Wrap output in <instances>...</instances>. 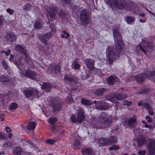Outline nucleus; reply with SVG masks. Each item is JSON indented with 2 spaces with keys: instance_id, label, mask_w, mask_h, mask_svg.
Returning <instances> with one entry per match:
<instances>
[{
  "instance_id": "obj_24",
  "label": "nucleus",
  "mask_w": 155,
  "mask_h": 155,
  "mask_svg": "<svg viewBox=\"0 0 155 155\" xmlns=\"http://www.w3.org/2000/svg\"><path fill=\"white\" fill-rule=\"evenodd\" d=\"M51 37V35L50 34H46L41 36L40 37V39L43 43H45V42L48 40Z\"/></svg>"
},
{
  "instance_id": "obj_39",
  "label": "nucleus",
  "mask_w": 155,
  "mask_h": 155,
  "mask_svg": "<svg viewBox=\"0 0 155 155\" xmlns=\"http://www.w3.org/2000/svg\"><path fill=\"white\" fill-rule=\"evenodd\" d=\"M67 101L69 104H71L74 102V100L71 95H69L67 97Z\"/></svg>"
},
{
  "instance_id": "obj_4",
  "label": "nucleus",
  "mask_w": 155,
  "mask_h": 155,
  "mask_svg": "<svg viewBox=\"0 0 155 155\" xmlns=\"http://www.w3.org/2000/svg\"><path fill=\"white\" fill-rule=\"evenodd\" d=\"M18 67L20 70L21 77H27L32 80H34L36 78V74L34 71H31L29 69H28L25 71V68L23 67H21L20 66H18Z\"/></svg>"
},
{
  "instance_id": "obj_23",
  "label": "nucleus",
  "mask_w": 155,
  "mask_h": 155,
  "mask_svg": "<svg viewBox=\"0 0 155 155\" xmlns=\"http://www.w3.org/2000/svg\"><path fill=\"white\" fill-rule=\"evenodd\" d=\"M73 136L76 139L75 140L74 143V145L75 147H77L81 144L80 140L81 138L78 136L77 133L75 132L73 134Z\"/></svg>"
},
{
  "instance_id": "obj_30",
  "label": "nucleus",
  "mask_w": 155,
  "mask_h": 155,
  "mask_svg": "<svg viewBox=\"0 0 155 155\" xmlns=\"http://www.w3.org/2000/svg\"><path fill=\"white\" fill-rule=\"evenodd\" d=\"M106 89L105 88H102L97 89L95 92V94L97 95H102L106 91Z\"/></svg>"
},
{
  "instance_id": "obj_56",
  "label": "nucleus",
  "mask_w": 155,
  "mask_h": 155,
  "mask_svg": "<svg viewBox=\"0 0 155 155\" xmlns=\"http://www.w3.org/2000/svg\"><path fill=\"white\" fill-rule=\"evenodd\" d=\"M92 70L94 71V73L95 74H98V72L100 71V70L99 69H96L94 68V69Z\"/></svg>"
},
{
  "instance_id": "obj_7",
  "label": "nucleus",
  "mask_w": 155,
  "mask_h": 155,
  "mask_svg": "<svg viewBox=\"0 0 155 155\" xmlns=\"http://www.w3.org/2000/svg\"><path fill=\"white\" fill-rule=\"evenodd\" d=\"M56 7H52L45 8L46 14L49 21H52L55 18V13L57 12Z\"/></svg>"
},
{
  "instance_id": "obj_44",
  "label": "nucleus",
  "mask_w": 155,
  "mask_h": 155,
  "mask_svg": "<svg viewBox=\"0 0 155 155\" xmlns=\"http://www.w3.org/2000/svg\"><path fill=\"white\" fill-rule=\"evenodd\" d=\"M6 12L10 15H12L13 14L14 11L13 9L8 8L6 9Z\"/></svg>"
},
{
  "instance_id": "obj_14",
  "label": "nucleus",
  "mask_w": 155,
  "mask_h": 155,
  "mask_svg": "<svg viewBox=\"0 0 155 155\" xmlns=\"http://www.w3.org/2000/svg\"><path fill=\"white\" fill-rule=\"evenodd\" d=\"M138 47L140 49L143 51L145 54V51L148 50V49H151L152 48V44H150L146 41L140 43L137 48Z\"/></svg>"
},
{
  "instance_id": "obj_47",
  "label": "nucleus",
  "mask_w": 155,
  "mask_h": 155,
  "mask_svg": "<svg viewBox=\"0 0 155 155\" xmlns=\"http://www.w3.org/2000/svg\"><path fill=\"white\" fill-rule=\"evenodd\" d=\"M132 104V103L130 101H125L123 104L124 105H127V106H130Z\"/></svg>"
},
{
  "instance_id": "obj_17",
  "label": "nucleus",
  "mask_w": 155,
  "mask_h": 155,
  "mask_svg": "<svg viewBox=\"0 0 155 155\" xmlns=\"http://www.w3.org/2000/svg\"><path fill=\"white\" fill-rule=\"evenodd\" d=\"M127 95L125 94H115L114 97H111L110 100L112 103H115L117 104V102H116V99L117 100H121L127 98Z\"/></svg>"
},
{
  "instance_id": "obj_43",
  "label": "nucleus",
  "mask_w": 155,
  "mask_h": 155,
  "mask_svg": "<svg viewBox=\"0 0 155 155\" xmlns=\"http://www.w3.org/2000/svg\"><path fill=\"white\" fill-rule=\"evenodd\" d=\"M2 64L5 69H7L8 68V66L6 61L5 60L3 61L2 62Z\"/></svg>"
},
{
  "instance_id": "obj_33",
  "label": "nucleus",
  "mask_w": 155,
  "mask_h": 155,
  "mask_svg": "<svg viewBox=\"0 0 155 155\" xmlns=\"http://www.w3.org/2000/svg\"><path fill=\"white\" fill-rule=\"evenodd\" d=\"M146 142V139L144 138H140L138 140L137 142V144L139 146L143 145Z\"/></svg>"
},
{
  "instance_id": "obj_51",
  "label": "nucleus",
  "mask_w": 155,
  "mask_h": 155,
  "mask_svg": "<svg viewBox=\"0 0 155 155\" xmlns=\"http://www.w3.org/2000/svg\"><path fill=\"white\" fill-rule=\"evenodd\" d=\"M146 153V151L145 150H140L137 153L139 155H145Z\"/></svg>"
},
{
  "instance_id": "obj_32",
  "label": "nucleus",
  "mask_w": 155,
  "mask_h": 155,
  "mask_svg": "<svg viewBox=\"0 0 155 155\" xmlns=\"http://www.w3.org/2000/svg\"><path fill=\"white\" fill-rule=\"evenodd\" d=\"M22 150L19 147H16L14 150V153L15 155H21Z\"/></svg>"
},
{
  "instance_id": "obj_58",
  "label": "nucleus",
  "mask_w": 155,
  "mask_h": 155,
  "mask_svg": "<svg viewBox=\"0 0 155 155\" xmlns=\"http://www.w3.org/2000/svg\"><path fill=\"white\" fill-rule=\"evenodd\" d=\"M11 53V51L9 49H8L6 51H5V54L6 56H8Z\"/></svg>"
},
{
  "instance_id": "obj_18",
  "label": "nucleus",
  "mask_w": 155,
  "mask_h": 155,
  "mask_svg": "<svg viewBox=\"0 0 155 155\" xmlns=\"http://www.w3.org/2000/svg\"><path fill=\"white\" fill-rule=\"evenodd\" d=\"M94 61L91 59H86L85 60V64L87 68L90 70L94 69Z\"/></svg>"
},
{
  "instance_id": "obj_50",
  "label": "nucleus",
  "mask_w": 155,
  "mask_h": 155,
  "mask_svg": "<svg viewBox=\"0 0 155 155\" xmlns=\"http://www.w3.org/2000/svg\"><path fill=\"white\" fill-rule=\"evenodd\" d=\"M119 149V147L117 146L116 145H114L113 146L111 147H110L109 150H118Z\"/></svg>"
},
{
  "instance_id": "obj_49",
  "label": "nucleus",
  "mask_w": 155,
  "mask_h": 155,
  "mask_svg": "<svg viewBox=\"0 0 155 155\" xmlns=\"http://www.w3.org/2000/svg\"><path fill=\"white\" fill-rule=\"evenodd\" d=\"M144 107L148 110L152 108L149 104L146 103H145L144 104Z\"/></svg>"
},
{
  "instance_id": "obj_46",
  "label": "nucleus",
  "mask_w": 155,
  "mask_h": 155,
  "mask_svg": "<svg viewBox=\"0 0 155 155\" xmlns=\"http://www.w3.org/2000/svg\"><path fill=\"white\" fill-rule=\"evenodd\" d=\"M6 137L5 136L4 134L2 132H0V139L2 140H5Z\"/></svg>"
},
{
  "instance_id": "obj_26",
  "label": "nucleus",
  "mask_w": 155,
  "mask_h": 155,
  "mask_svg": "<svg viewBox=\"0 0 155 155\" xmlns=\"http://www.w3.org/2000/svg\"><path fill=\"white\" fill-rule=\"evenodd\" d=\"M10 80L8 78L4 75H1L0 76V82L3 84H7L9 81Z\"/></svg>"
},
{
  "instance_id": "obj_9",
  "label": "nucleus",
  "mask_w": 155,
  "mask_h": 155,
  "mask_svg": "<svg viewBox=\"0 0 155 155\" xmlns=\"http://www.w3.org/2000/svg\"><path fill=\"white\" fill-rule=\"evenodd\" d=\"M23 93L26 97H32L33 98H38V91L35 88H30L23 91Z\"/></svg>"
},
{
  "instance_id": "obj_25",
  "label": "nucleus",
  "mask_w": 155,
  "mask_h": 155,
  "mask_svg": "<svg viewBox=\"0 0 155 155\" xmlns=\"http://www.w3.org/2000/svg\"><path fill=\"white\" fill-rule=\"evenodd\" d=\"M79 60V59L78 58H75L72 64V68L74 70L79 69L80 68V65L78 63Z\"/></svg>"
},
{
  "instance_id": "obj_35",
  "label": "nucleus",
  "mask_w": 155,
  "mask_h": 155,
  "mask_svg": "<svg viewBox=\"0 0 155 155\" xmlns=\"http://www.w3.org/2000/svg\"><path fill=\"white\" fill-rule=\"evenodd\" d=\"M72 13L74 14H76L78 11L79 9L77 6L72 5L71 7Z\"/></svg>"
},
{
  "instance_id": "obj_57",
  "label": "nucleus",
  "mask_w": 155,
  "mask_h": 155,
  "mask_svg": "<svg viewBox=\"0 0 155 155\" xmlns=\"http://www.w3.org/2000/svg\"><path fill=\"white\" fill-rule=\"evenodd\" d=\"M62 2L65 4H68L70 3V0H60Z\"/></svg>"
},
{
  "instance_id": "obj_2",
  "label": "nucleus",
  "mask_w": 155,
  "mask_h": 155,
  "mask_svg": "<svg viewBox=\"0 0 155 155\" xmlns=\"http://www.w3.org/2000/svg\"><path fill=\"white\" fill-rule=\"evenodd\" d=\"M112 118L106 113H101L97 118H93L91 120V125L96 128H104L109 126L111 124Z\"/></svg>"
},
{
  "instance_id": "obj_53",
  "label": "nucleus",
  "mask_w": 155,
  "mask_h": 155,
  "mask_svg": "<svg viewBox=\"0 0 155 155\" xmlns=\"http://www.w3.org/2000/svg\"><path fill=\"white\" fill-rule=\"evenodd\" d=\"M148 114L151 115H153L154 114V112L153 111V109L152 108H151V109H149L148 110Z\"/></svg>"
},
{
  "instance_id": "obj_13",
  "label": "nucleus",
  "mask_w": 155,
  "mask_h": 155,
  "mask_svg": "<svg viewBox=\"0 0 155 155\" xmlns=\"http://www.w3.org/2000/svg\"><path fill=\"white\" fill-rule=\"evenodd\" d=\"M136 122V119L135 116L130 118H128L125 120L123 122L124 125L125 124L130 127H134Z\"/></svg>"
},
{
  "instance_id": "obj_27",
  "label": "nucleus",
  "mask_w": 155,
  "mask_h": 155,
  "mask_svg": "<svg viewBox=\"0 0 155 155\" xmlns=\"http://www.w3.org/2000/svg\"><path fill=\"white\" fill-rule=\"evenodd\" d=\"M51 87V85L49 83H44L42 85L41 88L47 91H49Z\"/></svg>"
},
{
  "instance_id": "obj_19",
  "label": "nucleus",
  "mask_w": 155,
  "mask_h": 155,
  "mask_svg": "<svg viewBox=\"0 0 155 155\" xmlns=\"http://www.w3.org/2000/svg\"><path fill=\"white\" fill-rule=\"evenodd\" d=\"M81 151L83 155H94V151L90 148L82 147Z\"/></svg>"
},
{
  "instance_id": "obj_22",
  "label": "nucleus",
  "mask_w": 155,
  "mask_h": 155,
  "mask_svg": "<svg viewBox=\"0 0 155 155\" xmlns=\"http://www.w3.org/2000/svg\"><path fill=\"white\" fill-rule=\"evenodd\" d=\"M118 79L116 76H110L107 79V83L109 85H113L114 82H117Z\"/></svg>"
},
{
  "instance_id": "obj_29",
  "label": "nucleus",
  "mask_w": 155,
  "mask_h": 155,
  "mask_svg": "<svg viewBox=\"0 0 155 155\" xmlns=\"http://www.w3.org/2000/svg\"><path fill=\"white\" fill-rule=\"evenodd\" d=\"M36 126V123L35 122H30L27 125V128L29 130L34 129Z\"/></svg>"
},
{
  "instance_id": "obj_11",
  "label": "nucleus",
  "mask_w": 155,
  "mask_h": 155,
  "mask_svg": "<svg viewBox=\"0 0 155 155\" xmlns=\"http://www.w3.org/2000/svg\"><path fill=\"white\" fill-rule=\"evenodd\" d=\"M154 74L155 72H149V74H147V75L144 74H139L136 76L135 79L137 82L140 83L143 82L145 76L147 77L149 79L151 80V78L154 76Z\"/></svg>"
},
{
  "instance_id": "obj_40",
  "label": "nucleus",
  "mask_w": 155,
  "mask_h": 155,
  "mask_svg": "<svg viewBox=\"0 0 155 155\" xmlns=\"http://www.w3.org/2000/svg\"><path fill=\"white\" fill-rule=\"evenodd\" d=\"M12 142L8 141L5 142L3 144V147H6L12 146Z\"/></svg>"
},
{
  "instance_id": "obj_31",
  "label": "nucleus",
  "mask_w": 155,
  "mask_h": 155,
  "mask_svg": "<svg viewBox=\"0 0 155 155\" xmlns=\"http://www.w3.org/2000/svg\"><path fill=\"white\" fill-rule=\"evenodd\" d=\"M81 102L82 104L87 106H89L92 104L91 101L84 98H81Z\"/></svg>"
},
{
  "instance_id": "obj_28",
  "label": "nucleus",
  "mask_w": 155,
  "mask_h": 155,
  "mask_svg": "<svg viewBox=\"0 0 155 155\" xmlns=\"http://www.w3.org/2000/svg\"><path fill=\"white\" fill-rule=\"evenodd\" d=\"M7 38L8 40L10 41H15L16 39V36L12 32H10L7 35Z\"/></svg>"
},
{
  "instance_id": "obj_15",
  "label": "nucleus",
  "mask_w": 155,
  "mask_h": 155,
  "mask_svg": "<svg viewBox=\"0 0 155 155\" xmlns=\"http://www.w3.org/2000/svg\"><path fill=\"white\" fill-rule=\"evenodd\" d=\"M149 149L148 155L155 154V140L151 139V141L148 146Z\"/></svg>"
},
{
  "instance_id": "obj_3",
  "label": "nucleus",
  "mask_w": 155,
  "mask_h": 155,
  "mask_svg": "<svg viewBox=\"0 0 155 155\" xmlns=\"http://www.w3.org/2000/svg\"><path fill=\"white\" fill-rule=\"evenodd\" d=\"M106 3L110 5H113L117 8L122 9L127 6V3L124 0H104Z\"/></svg>"
},
{
  "instance_id": "obj_5",
  "label": "nucleus",
  "mask_w": 155,
  "mask_h": 155,
  "mask_svg": "<svg viewBox=\"0 0 155 155\" xmlns=\"http://www.w3.org/2000/svg\"><path fill=\"white\" fill-rule=\"evenodd\" d=\"M80 19L81 24L82 25H87L90 22V15L86 9H83L81 12L80 14Z\"/></svg>"
},
{
  "instance_id": "obj_42",
  "label": "nucleus",
  "mask_w": 155,
  "mask_h": 155,
  "mask_svg": "<svg viewBox=\"0 0 155 155\" xmlns=\"http://www.w3.org/2000/svg\"><path fill=\"white\" fill-rule=\"evenodd\" d=\"M31 5L30 4L27 3L24 6V9L25 10L29 11L30 10Z\"/></svg>"
},
{
  "instance_id": "obj_41",
  "label": "nucleus",
  "mask_w": 155,
  "mask_h": 155,
  "mask_svg": "<svg viewBox=\"0 0 155 155\" xmlns=\"http://www.w3.org/2000/svg\"><path fill=\"white\" fill-rule=\"evenodd\" d=\"M63 32V34L61 35V37L62 38H68L69 36V34L65 31H64Z\"/></svg>"
},
{
  "instance_id": "obj_34",
  "label": "nucleus",
  "mask_w": 155,
  "mask_h": 155,
  "mask_svg": "<svg viewBox=\"0 0 155 155\" xmlns=\"http://www.w3.org/2000/svg\"><path fill=\"white\" fill-rule=\"evenodd\" d=\"M41 22L40 20L36 21L35 23L34 27L37 29L41 28L42 26Z\"/></svg>"
},
{
  "instance_id": "obj_54",
  "label": "nucleus",
  "mask_w": 155,
  "mask_h": 155,
  "mask_svg": "<svg viewBox=\"0 0 155 155\" xmlns=\"http://www.w3.org/2000/svg\"><path fill=\"white\" fill-rule=\"evenodd\" d=\"M146 118L147 119V122L148 123H150L152 121L151 118H150L149 116H147L146 117Z\"/></svg>"
},
{
  "instance_id": "obj_36",
  "label": "nucleus",
  "mask_w": 155,
  "mask_h": 155,
  "mask_svg": "<svg viewBox=\"0 0 155 155\" xmlns=\"http://www.w3.org/2000/svg\"><path fill=\"white\" fill-rule=\"evenodd\" d=\"M135 20V18L132 16H128L126 18V21L128 24H130L133 22Z\"/></svg>"
},
{
  "instance_id": "obj_64",
  "label": "nucleus",
  "mask_w": 155,
  "mask_h": 155,
  "mask_svg": "<svg viewBox=\"0 0 155 155\" xmlns=\"http://www.w3.org/2000/svg\"><path fill=\"white\" fill-rule=\"evenodd\" d=\"M139 22H142V23H144L145 22V21L144 20H142V19H140L139 20Z\"/></svg>"
},
{
  "instance_id": "obj_61",
  "label": "nucleus",
  "mask_w": 155,
  "mask_h": 155,
  "mask_svg": "<svg viewBox=\"0 0 155 155\" xmlns=\"http://www.w3.org/2000/svg\"><path fill=\"white\" fill-rule=\"evenodd\" d=\"M58 15H59L61 17H62V18H63L64 17V15H63V12H60V13H58Z\"/></svg>"
},
{
  "instance_id": "obj_60",
  "label": "nucleus",
  "mask_w": 155,
  "mask_h": 155,
  "mask_svg": "<svg viewBox=\"0 0 155 155\" xmlns=\"http://www.w3.org/2000/svg\"><path fill=\"white\" fill-rule=\"evenodd\" d=\"M14 56L12 54H11L10 55V58H9V60L10 61H12L14 58Z\"/></svg>"
},
{
  "instance_id": "obj_16",
  "label": "nucleus",
  "mask_w": 155,
  "mask_h": 155,
  "mask_svg": "<svg viewBox=\"0 0 155 155\" xmlns=\"http://www.w3.org/2000/svg\"><path fill=\"white\" fill-rule=\"evenodd\" d=\"M48 67V70L53 73H60V67L59 65H56L54 64H51Z\"/></svg>"
},
{
  "instance_id": "obj_21",
  "label": "nucleus",
  "mask_w": 155,
  "mask_h": 155,
  "mask_svg": "<svg viewBox=\"0 0 155 155\" xmlns=\"http://www.w3.org/2000/svg\"><path fill=\"white\" fill-rule=\"evenodd\" d=\"M96 107L97 109L105 110L107 107L105 106V103L103 101H98L96 105Z\"/></svg>"
},
{
  "instance_id": "obj_59",
  "label": "nucleus",
  "mask_w": 155,
  "mask_h": 155,
  "mask_svg": "<svg viewBox=\"0 0 155 155\" xmlns=\"http://www.w3.org/2000/svg\"><path fill=\"white\" fill-rule=\"evenodd\" d=\"M6 131L7 133H9V132H11V130L10 128L8 127H6L5 128Z\"/></svg>"
},
{
  "instance_id": "obj_8",
  "label": "nucleus",
  "mask_w": 155,
  "mask_h": 155,
  "mask_svg": "<svg viewBox=\"0 0 155 155\" xmlns=\"http://www.w3.org/2000/svg\"><path fill=\"white\" fill-rule=\"evenodd\" d=\"M117 141V138L114 136H111L109 139L102 137L99 139L98 140L99 144L101 146L109 145L111 143H115Z\"/></svg>"
},
{
  "instance_id": "obj_63",
  "label": "nucleus",
  "mask_w": 155,
  "mask_h": 155,
  "mask_svg": "<svg viewBox=\"0 0 155 155\" xmlns=\"http://www.w3.org/2000/svg\"><path fill=\"white\" fill-rule=\"evenodd\" d=\"M89 77V75H86V76H82V78L83 79H86V78H88Z\"/></svg>"
},
{
  "instance_id": "obj_6",
  "label": "nucleus",
  "mask_w": 155,
  "mask_h": 155,
  "mask_svg": "<svg viewBox=\"0 0 155 155\" xmlns=\"http://www.w3.org/2000/svg\"><path fill=\"white\" fill-rule=\"evenodd\" d=\"M85 119L84 110L82 109L79 110L78 111L77 117L73 116L71 117V120L74 123L77 122L81 124Z\"/></svg>"
},
{
  "instance_id": "obj_55",
  "label": "nucleus",
  "mask_w": 155,
  "mask_h": 155,
  "mask_svg": "<svg viewBox=\"0 0 155 155\" xmlns=\"http://www.w3.org/2000/svg\"><path fill=\"white\" fill-rule=\"evenodd\" d=\"M51 130L53 132H56V126H52L51 127Z\"/></svg>"
},
{
  "instance_id": "obj_37",
  "label": "nucleus",
  "mask_w": 155,
  "mask_h": 155,
  "mask_svg": "<svg viewBox=\"0 0 155 155\" xmlns=\"http://www.w3.org/2000/svg\"><path fill=\"white\" fill-rule=\"evenodd\" d=\"M18 107V104L13 102L9 106V109L11 110L15 109Z\"/></svg>"
},
{
  "instance_id": "obj_38",
  "label": "nucleus",
  "mask_w": 155,
  "mask_h": 155,
  "mask_svg": "<svg viewBox=\"0 0 155 155\" xmlns=\"http://www.w3.org/2000/svg\"><path fill=\"white\" fill-rule=\"evenodd\" d=\"M57 121V119L56 118H50L48 120V122L51 124H54Z\"/></svg>"
},
{
  "instance_id": "obj_20",
  "label": "nucleus",
  "mask_w": 155,
  "mask_h": 155,
  "mask_svg": "<svg viewBox=\"0 0 155 155\" xmlns=\"http://www.w3.org/2000/svg\"><path fill=\"white\" fill-rule=\"evenodd\" d=\"M52 106L53 109L55 111H58L61 110V103H59L58 101H54L52 102Z\"/></svg>"
},
{
  "instance_id": "obj_62",
  "label": "nucleus",
  "mask_w": 155,
  "mask_h": 155,
  "mask_svg": "<svg viewBox=\"0 0 155 155\" xmlns=\"http://www.w3.org/2000/svg\"><path fill=\"white\" fill-rule=\"evenodd\" d=\"M144 126L146 128H148L150 129L151 128V126L148 125V124H144Z\"/></svg>"
},
{
  "instance_id": "obj_1",
  "label": "nucleus",
  "mask_w": 155,
  "mask_h": 155,
  "mask_svg": "<svg viewBox=\"0 0 155 155\" xmlns=\"http://www.w3.org/2000/svg\"><path fill=\"white\" fill-rule=\"evenodd\" d=\"M118 30V28H113V29L114 39L116 42V48H112L107 51V56L110 64H112L114 60L118 57L119 54L124 47Z\"/></svg>"
},
{
  "instance_id": "obj_10",
  "label": "nucleus",
  "mask_w": 155,
  "mask_h": 155,
  "mask_svg": "<svg viewBox=\"0 0 155 155\" xmlns=\"http://www.w3.org/2000/svg\"><path fill=\"white\" fill-rule=\"evenodd\" d=\"M64 81L66 83L71 86L76 85V86L78 87L79 86V84L77 83L75 80L74 77L69 74L65 75Z\"/></svg>"
},
{
  "instance_id": "obj_52",
  "label": "nucleus",
  "mask_w": 155,
  "mask_h": 155,
  "mask_svg": "<svg viewBox=\"0 0 155 155\" xmlns=\"http://www.w3.org/2000/svg\"><path fill=\"white\" fill-rule=\"evenodd\" d=\"M5 21L4 16L2 15H0V26Z\"/></svg>"
},
{
  "instance_id": "obj_45",
  "label": "nucleus",
  "mask_w": 155,
  "mask_h": 155,
  "mask_svg": "<svg viewBox=\"0 0 155 155\" xmlns=\"http://www.w3.org/2000/svg\"><path fill=\"white\" fill-rule=\"evenodd\" d=\"M47 143L49 144H53L55 142V141L54 140L49 139L46 141Z\"/></svg>"
},
{
  "instance_id": "obj_12",
  "label": "nucleus",
  "mask_w": 155,
  "mask_h": 155,
  "mask_svg": "<svg viewBox=\"0 0 155 155\" xmlns=\"http://www.w3.org/2000/svg\"><path fill=\"white\" fill-rule=\"evenodd\" d=\"M15 49L18 51L23 53L25 57V61L26 62H29V61L30 60V58L26 53V49L25 47L20 45H17L15 47Z\"/></svg>"
},
{
  "instance_id": "obj_48",
  "label": "nucleus",
  "mask_w": 155,
  "mask_h": 155,
  "mask_svg": "<svg viewBox=\"0 0 155 155\" xmlns=\"http://www.w3.org/2000/svg\"><path fill=\"white\" fill-rule=\"evenodd\" d=\"M149 91V90L148 89H146L143 91H139L137 92L136 93L138 94H145L146 93H148Z\"/></svg>"
}]
</instances>
